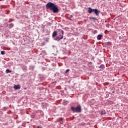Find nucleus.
Segmentation results:
<instances>
[{
	"label": "nucleus",
	"instance_id": "1",
	"mask_svg": "<svg viewBox=\"0 0 128 128\" xmlns=\"http://www.w3.org/2000/svg\"><path fill=\"white\" fill-rule=\"evenodd\" d=\"M46 10H51L54 14H58V5L54 4V3L48 2L46 5Z\"/></svg>",
	"mask_w": 128,
	"mask_h": 128
},
{
	"label": "nucleus",
	"instance_id": "2",
	"mask_svg": "<svg viewBox=\"0 0 128 128\" xmlns=\"http://www.w3.org/2000/svg\"><path fill=\"white\" fill-rule=\"evenodd\" d=\"M70 110L72 112H78V114H80V112H82V106L78 105L76 108L71 106Z\"/></svg>",
	"mask_w": 128,
	"mask_h": 128
},
{
	"label": "nucleus",
	"instance_id": "3",
	"mask_svg": "<svg viewBox=\"0 0 128 128\" xmlns=\"http://www.w3.org/2000/svg\"><path fill=\"white\" fill-rule=\"evenodd\" d=\"M59 32H62V35H60V36H56V38H55L54 40H57V42H60V40H62V38H64V30L60 29V30H59Z\"/></svg>",
	"mask_w": 128,
	"mask_h": 128
},
{
	"label": "nucleus",
	"instance_id": "4",
	"mask_svg": "<svg viewBox=\"0 0 128 128\" xmlns=\"http://www.w3.org/2000/svg\"><path fill=\"white\" fill-rule=\"evenodd\" d=\"M94 12L97 16H100V11L96 8L94 9Z\"/></svg>",
	"mask_w": 128,
	"mask_h": 128
},
{
	"label": "nucleus",
	"instance_id": "5",
	"mask_svg": "<svg viewBox=\"0 0 128 128\" xmlns=\"http://www.w3.org/2000/svg\"><path fill=\"white\" fill-rule=\"evenodd\" d=\"M94 11V9H92V8L90 7L88 8V12L89 14H92V12Z\"/></svg>",
	"mask_w": 128,
	"mask_h": 128
},
{
	"label": "nucleus",
	"instance_id": "6",
	"mask_svg": "<svg viewBox=\"0 0 128 128\" xmlns=\"http://www.w3.org/2000/svg\"><path fill=\"white\" fill-rule=\"evenodd\" d=\"M58 36V32L56 31H54L52 34V38H56Z\"/></svg>",
	"mask_w": 128,
	"mask_h": 128
},
{
	"label": "nucleus",
	"instance_id": "7",
	"mask_svg": "<svg viewBox=\"0 0 128 128\" xmlns=\"http://www.w3.org/2000/svg\"><path fill=\"white\" fill-rule=\"evenodd\" d=\"M14 90H20V86L19 85H14Z\"/></svg>",
	"mask_w": 128,
	"mask_h": 128
},
{
	"label": "nucleus",
	"instance_id": "8",
	"mask_svg": "<svg viewBox=\"0 0 128 128\" xmlns=\"http://www.w3.org/2000/svg\"><path fill=\"white\" fill-rule=\"evenodd\" d=\"M102 34H98L97 36V40H102Z\"/></svg>",
	"mask_w": 128,
	"mask_h": 128
},
{
	"label": "nucleus",
	"instance_id": "9",
	"mask_svg": "<svg viewBox=\"0 0 128 128\" xmlns=\"http://www.w3.org/2000/svg\"><path fill=\"white\" fill-rule=\"evenodd\" d=\"M90 20H98V18L96 17H90Z\"/></svg>",
	"mask_w": 128,
	"mask_h": 128
},
{
	"label": "nucleus",
	"instance_id": "10",
	"mask_svg": "<svg viewBox=\"0 0 128 128\" xmlns=\"http://www.w3.org/2000/svg\"><path fill=\"white\" fill-rule=\"evenodd\" d=\"M58 120H59L60 124H64V121H62V118H58Z\"/></svg>",
	"mask_w": 128,
	"mask_h": 128
},
{
	"label": "nucleus",
	"instance_id": "11",
	"mask_svg": "<svg viewBox=\"0 0 128 128\" xmlns=\"http://www.w3.org/2000/svg\"><path fill=\"white\" fill-rule=\"evenodd\" d=\"M98 68H101V70H102V69L104 68V65L102 64Z\"/></svg>",
	"mask_w": 128,
	"mask_h": 128
},
{
	"label": "nucleus",
	"instance_id": "12",
	"mask_svg": "<svg viewBox=\"0 0 128 128\" xmlns=\"http://www.w3.org/2000/svg\"><path fill=\"white\" fill-rule=\"evenodd\" d=\"M22 70H28V66H23L22 67Z\"/></svg>",
	"mask_w": 128,
	"mask_h": 128
},
{
	"label": "nucleus",
	"instance_id": "13",
	"mask_svg": "<svg viewBox=\"0 0 128 128\" xmlns=\"http://www.w3.org/2000/svg\"><path fill=\"white\" fill-rule=\"evenodd\" d=\"M14 28V24H9V28Z\"/></svg>",
	"mask_w": 128,
	"mask_h": 128
},
{
	"label": "nucleus",
	"instance_id": "14",
	"mask_svg": "<svg viewBox=\"0 0 128 128\" xmlns=\"http://www.w3.org/2000/svg\"><path fill=\"white\" fill-rule=\"evenodd\" d=\"M6 74H10V73L12 72V70H10V69H6Z\"/></svg>",
	"mask_w": 128,
	"mask_h": 128
},
{
	"label": "nucleus",
	"instance_id": "15",
	"mask_svg": "<svg viewBox=\"0 0 128 128\" xmlns=\"http://www.w3.org/2000/svg\"><path fill=\"white\" fill-rule=\"evenodd\" d=\"M30 69L32 70H34V66H30Z\"/></svg>",
	"mask_w": 128,
	"mask_h": 128
},
{
	"label": "nucleus",
	"instance_id": "16",
	"mask_svg": "<svg viewBox=\"0 0 128 128\" xmlns=\"http://www.w3.org/2000/svg\"><path fill=\"white\" fill-rule=\"evenodd\" d=\"M93 34H98V30H94L93 32H92Z\"/></svg>",
	"mask_w": 128,
	"mask_h": 128
},
{
	"label": "nucleus",
	"instance_id": "17",
	"mask_svg": "<svg viewBox=\"0 0 128 128\" xmlns=\"http://www.w3.org/2000/svg\"><path fill=\"white\" fill-rule=\"evenodd\" d=\"M1 54H6V52L2 50V51H1V52H0Z\"/></svg>",
	"mask_w": 128,
	"mask_h": 128
},
{
	"label": "nucleus",
	"instance_id": "18",
	"mask_svg": "<svg viewBox=\"0 0 128 128\" xmlns=\"http://www.w3.org/2000/svg\"><path fill=\"white\" fill-rule=\"evenodd\" d=\"M2 110H6V107L4 106L2 108Z\"/></svg>",
	"mask_w": 128,
	"mask_h": 128
},
{
	"label": "nucleus",
	"instance_id": "19",
	"mask_svg": "<svg viewBox=\"0 0 128 128\" xmlns=\"http://www.w3.org/2000/svg\"><path fill=\"white\" fill-rule=\"evenodd\" d=\"M112 42H108V46H112Z\"/></svg>",
	"mask_w": 128,
	"mask_h": 128
},
{
	"label": "nucleus",
	"instance_id": "20",
	"mask_svg": "<svg viewBox=\"0 0 128 128\" xmlns=\"http://www.w3.org/2000/svg\"><path fill=\"white\" fill-rule=\"evenodd\" d=\"M100 114L102 116H104V114H106V112H104V111H102Z\"/></svg>",
	"mask_w": 128,
	"mask_h": 128
},
{
	"label": "nucleus",
	"instance_id": "21",
	"mask_svg": "<svg viewBox=\"0 0 128 128\" xmlns=\"http://www.w3.org/2000/svg\"><path fill=\"white\" fill-rule=\"evenodd\" d=\"M68 72H70V69H67V70H66L65 72H66V74H68Z\"/></svg>",
	"mask_w": 128,
	"mask_h": 128
},
{
	"label": "nucleus",
	"instance_id": "22",
	"mask_svg": "<svg viewBox=\"0 0 128 128\" xmlns=\"http://www.w3.org/2000/svg\"><path fill=\"white\" fill-rule=\"evenodd\" d=\"M106 28H108V26H110V24H106Z\"/></svg>",
	"mask_w": 128,
	"mask_h": 128
},
{
	"label": "nucleus",
	"instance_id": "23",
	"mask_svg": "<svg viewBox=\"0 0 128 128\" xmlns=\"http://www.w3.org/2000/svg\"><path fill=\"white\" fill-rule=\"evenodd\" d=\"M119 40H122V36H119Z\"/></svg>",
	"mask_w": 128,
	"mask_h": 128
},
{
	"label": "nucleus",
	"instance_id": "24",
	"mask_svg": "<svg viewBox=\"0 0 128 128\" xmlns=\"http://www.w3.org/2000/svg\"><path fill=\"white\" fill-rule=\"evenodd\" d=\"M64 106H66V104H67L66 102H64Z\"/></svg>",
	"mask_w": 128,
	"mask_h": 128
},
{
	"label": "nucleus",
	"instance_id": "25",
	"mask_svg": "<svg viewBox=\"0 0 128 128\" xmlns=\"http://www.w3.org/2000/svg\"><path fill=\"white\" fill-rule=\"evenodd\" d=\"M72 15H70V18H72Z\"/></svg>",
	"mask_w": 128,
	"mask_h": 128
},
{
	"label": "nucleus",
	"instance_id": "26",
	"mask_svg": "<svg viewBox=\"0 0 128 128\" xmlns=\"http://www.w3.org/2000/svg\"><path fill=\"white\" fill-rule=\"evenodd\" d=\"M48 40H49L48 38H46V40L48 41Z\"/></svg>",
	"mask_w": 128,
	"mask_h": 128
},
{
	"label": "nucleus",
	"instance_id": "27",
	"mask_svg": "<svg viewBox=\"0 0 128 128\" xmlns=\"http://www.w3.org/2000/svg\"><path fill=\"white\" fill-rule=\"evenodd\" d=\"M64 44L65 46H66V44H67L66 42L64 43Z\"/></svg>",
	"mask_w": 128,
	"mask_h": 128
},
{
	"label": "nucleus",
	"instance_id": "28",
	"mask_svg": "<svg viewBox=\"0 0 128 128\" xmlns=\"http://www.w3.org/2000/svg\"><path fill=\"white\" fill-rule=\"evenodd\" d=\"M37 128H40V126H38L37 127Z\"/></svg>",
	"mask_w": 128,
	"mask_h": 128
},
{
	"label": "nucleus",
	"instance_id": "29",
	"mask_svg": "<svg viewBox=\"0 0 128 128\" xmlns=\"http://www.w3.org/2000/svg\"><path fill=\"white\" fill-rule=\"evenodd\" d=\"M24 90H26V88H24Z\"/></svg>",
	"mask_w": 128,
	"mask_h": 128
},
{
	"label": "nucleus",
	"instance_id": "30",
	"mask_svg": "<svg viewBox=\"0 0 128 128\" xmlns=\"http://www.w3.org/2000/svg\"><path fill=\"white\" fill-rule=\"evenodd\" d=\"M64 40H66V38H64Z\"/></svg>",
	"mask_w": 128,
	"mask_h": 128
}]
</instances>
